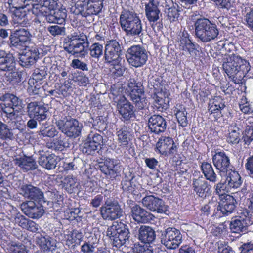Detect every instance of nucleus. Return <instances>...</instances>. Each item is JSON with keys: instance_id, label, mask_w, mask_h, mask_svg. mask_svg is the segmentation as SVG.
I'll return each mask as SVG.
<instances>
[{"instance_id": "obj_1", "label": "nucleus", "mask_w": 253, "mask_h": 253, "mask_svg": "<svg viewBox=\"0 0 253 253\" xmlns=\"http://www.w3.org/2000/svg\"><path fill=\"white\" fill-rule=\"evenodd\" d=\"M222 65L229 78L236 84L242 83V80L251 69L248 61L235 55L230 56Z\"/></svg>"}, {"instance_id": "obj_2", "label": "nucleus", "mask_w": 253, "mask_h": 253, "mask_svg": "<svg viewBox=\"0 0 253 253\" xmlns=\"http://www.w3.org/2000/svg\"><path fill=\"white\" fill-rule=\"evenodd\" d=\"M33 7L38 10L39 12L46 17L49 23H57L61 24L65 21L66 13L63 10L53 11L57 6L56 0H40V4H32Z\"/></svg>"}, {"instance_id": "obj_3", "label": "nucleus", "mask_w": 253, "mask_h": 253, "mask_svg": "<svg viewBox=\"0 0 253 253\" xmlns=\"http://www.w3.org/2000/svg\"><path fill=\"white\" fill-rule=\"evenodd\" d=\"M102 194L104 196V204L100 208L102 218L105 220L112 221L123 216L124 211L118 199L107 190H105Z\"/></svg>"}, {"instance_id": "obj_4", "label": "nucleus", "mask_w": 253, "mask_h": 253, "mask_svg": "<svg viewBox=\"0 0 253 253\" xmlns=\"http://www.w3.org/2000/svg\"><path fill=\"white\" fill-rule=\"evenodd\" d=\"M121 26L127 36H139L142 32V23L138 15L132 11H123L120 16Z\"/></svg>"}, {"instance_id": "obj_5", "label": "nucleus", "mask_w": 253, "mask_h": 253, "mask_svg": "<svg viewBox=\"0 0 253 253\" xmlns=\"http://www.w3.org/2000/svg\"><path fill=\"white\" fill-rule=\"evenodd\" d=\"M194 27L196 38L204 42L214 40L219 34L216 25L207 18L198 19L195 22Z\"/></svg>"}, {"instance_id": "obj_6", "label": "nucleus", "mask_w": 253, "mask_h": 253, "mask_svg": "<svg viewBox=\"0 0 253 253\" xmlns=\"http://www.w3.org/2000/svg\"><path fill=\"white\" fill-rule=\"evenodd\" d=\"M106 235L113 246L119 248L128 241L130 237L128 226L121 222H114L108 227Z\"/></svg>"}, {"instance_id": "obj_7", "label": "nucleus", "mask_w": 253, "mask_h": 253, "mask_svg": "<svg viewBox=\"0 0 253 253\" xmlns=\"http://www.w3.org/2000/svg\"><path fill=\"white\" fill-rule=\"evenodd\" d=\"M68 41L65 50L69 54L76 56L84 57L87 46V36L83 33L74 32L68 36Z\"/></svg>"}, {"instance_id": "obj_8", "label": "nucleus", "mask_w": 253, "mask_h": 253, "mask_svg": "<svg viewBox=\"0 0 253 253\" xmlns=\"http://www.w3.org/2000/svg\"><path fill=\"white\" fill-rule=\"evenodd\" d=\"M253 224V214H250L248 210H239L237 215L231 218L229 228L232 233L246 232L249 226Z\"/></svg>"}, {"instance_id": "obj_9", "label": "nucleus", "mask_w": 253, "mask_h": 253, "mask_svg": "<svg viewBox=\"0 0 253 253\" xmlns=\"http://www.w3.org/2000/svg\"><path fill=\"white\" fill-rule=\"evenodd\" d=\"M126 56L129 64L135 68L145 65L148 58V52L140 45H132L128 48Z\"/></svg>"}, {"instance_id": "obj_10", "label": "nucleus", "mask_w": 253, "mask_h": 253, "mask_svg": "<svg viewBox=\"0 0 253 253\" xmlns=\"http://www.w3.org/2000/svg\"><path fill=\"white\" fill-rule=\"evenodd\" d=\"M29 201L23 202L21 205V208L24 213L27 216L33 219H39L44 214L45 209L52 206V203L46 200L45 203Z\"/></svg>"}, {"instance_id": "obj_11", "label": "nucleus", "mask_w": 253, "mask_h": 253, "mask_svg": "<svg viewBox=\"0 0 253 253\" xmlns=\"http://www.w3.org/2000/svg\"><path fill=\"white\" fill-rule=\"evenodd\" d=\"M182 241V235L179 230L168 227L161 232V242L167 249H175Z\"/></svg>"}, {"instance_id": "obj_12", "label": "nucleus", "mask_w": 253, "mask_h": 253, "mask_svg": "<svg viewBox=\"0 0 253 253\" xmlns=\"http://www.w3.org/2000/svg\"><path fill=\"white\" fill-rule=\"evenodd\" d=\"M128 86L130 89V97L138 109L147 107L148 102L141 86H139L134 79H130Z\"/></svg>"}, {"instance_id": "obj_13", "label": "nucleus", "mask_w": 253, "mask_h": 253, "mask_svg": "<svg viewBox=\"0 0 253 253\" xmlns=\"http://www.w3.org/2000/svg\"><path fill=\"white\" fill-rule=\"evenodd\" d=\"M28 113L30 118H33L27 122V126H36L37 120L39 122L46 118L47 110L43 106L38 105L36 102H31L27 106Z\"/></svg>"}, {"instance_id": "obj_14", "label": "nucleus", "mask_w": 253, "mask_h": 253, "mask_svg": "<svg viewBox=\"0 0 253 253\" xmlns=\"http://www.w3.org/2000/svg\"><path fill=\"white\" fill-rule=\"evenodd\" d=\"M143 206L148 210L158 213H166L169 211L168 206L165 202L154 195H147L142 199Z\"/></svg>"}, {"instance_id": "obj_15", "label": "nucleus", "mask_w": 253, "mask_h": 253, "mask_svg": "<svg viewBox=\"0 0 253 253\" xmlns=\"http://www.w3.org/2000/svg\"><path fill=\"white\" fill-rule=\"evenodd\" d=\"M98 169L111 179L115 178L120 174L121 170L119 161L114 159H107L99 163Z\"/></svg>"}, {"instance_id": "obj_16", "label": "nucleus", "mask_w": 253, "mask_h": 253, "mask_svg": "<svg viewBox=\"0 0 253 253\" xmlns=\"http://www.w3.org/2000/svg\"><path fill=\"white\" fill-rule=\"evenodd\" d=\"M20 194L25 198H27L33 201L44 203L47 200L44 197L42 191L38 187L32 184H25L22 185L20 188Z\"/></svg>"}, {"instance_id": "obj_17", "label": "nucleus", "mask_w": 253, "mask_h": 253, "mask_svg": "<svg viewBox=\"0 0 253 253\" xmlns=\"http://www.w3.org/2000/svg\"><path fill=\"white\" fill-rule=\"evenodd\" d=\"M155 151L161 155L168 156L174 154L177 151V147L171 137L161 136L156 144Z\"/></svg>"}, {"instance_id": "obj_18", "label": "nucleus", "mask_w": 253, "mask_h": 253, "mask_svg": "<svg viewBox=\"0 0 253 253\" xmlns=\"http://www.w3.org/2000/svg\"><path fill=\"white\" fill-rule=\"evenodd\" d=\"M32 35L26 29L21 28L15 30L10 37V42L12 46L20 47L30 45Z\"/></svg>"}, {"instance_id": "obj_19", "label": "nucleus", "mask_w": 253, "mask_h": 253, "mask_svg": "<svg viewBox=\"0 0 253 253\" xmlns=\"http://www.w3.org/2000/svg\"><path fill=\"white\" fill-rule=\"evenodd\" d=\"M39 54L37 46L32 43L26 46L24 50L20 55L19 63L23 67H28L35 63Z\"/></svg>"}, {"instance_id": "obj_20", "label": "nucleus", "mask_w": 253, "mask_h": 253, "mask_svg": "<svg viewBox=\"0 0 253 253\" xmlns=\"http://www.w3.org/2000/svg\"><path fill=\"white\" fill-rule=\"evenodd\" d=\"M192 186L196 195L202 199L210 196L212 193L211 185L202 176L193 178Z\"/></svg>"}, {"instance_id": "obj_21", "label": "nucleus", "mask_w": 253, "mask_h": 253, "mask_svg": "<svg viewBox=\"0 0 253 253\" xmlns=\"http://www.w3.org/2000/svg\"><path fill=\"white\" fill-rule=\"evenodd\" d=\"M3 111L10 116H14L21 109V100L15 95L7 94L1 104Z\"/></svg>"}, {"instance_id": "obj_22", "label": "nucleus", "mask_w": 253, "mask_h": 253, "mask_svg": "<svg viewBox=\"0 0 253 253\" xmlns=\"http://www.w3.org/2000/svg\"><path fill=\"white\" fill-rule=\"evenodd\" d=\"M122 52L121 46L116 40L108 41L105 47L104 58L106 62H118Z\"/></svg>"}, {"instance_id": "obj_23", "label": "nucleus", "mask_w": 253, "mask_h": 253, "mask_svg": "<svg viewBox=\"0 0 253 253\" xmlns=\"http://www.w3.org/2000/svg\"><path fill=\"white\" fill-rule=\"evenodd\" d=\"M102 140V136L99 134H89L82 147L83 153L87 155H93L98 149V147H100Z\"/></svg>"}, {"instance_id": "obj_24", "label": "nucleus", "mask_w": 253, "mask_h": 253, "mask_svg": "<svg viewBox=\"0 0 253 253\" xmlns=\"http://www.w3.org/2000/svg\"><path fill=\"white\" fill-rule=\"evenodd\" d=\"M212 162L219 172H227L230 166V158L224 151L216 152L212 156Z\"/></svg>"}, {"instance_id": "obj_25", "label": "nucleus", "mask_w": 253, "mask_h": 253, "mask_svg": "<svg viewBox=\"0 0 253 253\" xmlns=\"http://www.w3.org/2000/svg\"><path fill=\"white\" fill-rule=\"evenodd\" d=\"M13 162L15 166L25 171L34 170L38 167L35 159L33 156H28L24 154L16 156L13 159Z\"/></svg>"}, {"instance_id": "obj_26", "label": "nucleus", "mask_w": 253, "mask_h": 253, "mask_svg": "<svg viewBox=\"0 0 253 253\" xmlns=\"http://www.w3.org/2000/svg\"><path fill=\"white\" fill-rule=\"evenodd\" d=\"M137 232L135 237L142 243L150 245L156 240V235L155 230L150 226L141 225L137 227Z\"/></svg>"}, {"instance_id": "obj_27", "label": "nucleus", "mask_w": 253, "mask_h": 253, "mask_svg": "<svg viewBox=\"0 0 253 253\" xmlns=\"http://www.w3.org/2000/svg\"><path fill=\"white\" fill-rule=\"evenodd\" d=\"M131 215L133 220L138 223H149L153 217L151 213L136 204L131 208Z\"/></svg>"}, {"instance_id": "obj_28", "label": "nucleus", "mask_w": 253, "mask_h": 253, "mask_svg": "<svg viewBox=\"0 0 253 253\" xmlns=\"http://www.w3.org/2000/svg\"><path fill=\"white\" fill-rule=\"evenodd\" d=\"M39 164L47 170L55 169L58 163V157L54 154H47L39 151Z\"/></svg>"}, {"instance_id": "obj_29", "label": "nucleus", "mask_w": 253, "mask_h": 253, "mask_svg": "<svg viewBox=\"0 0 253 253\" xmlns=\"http://www.w3.org/2000/svg\"><path fill=\"white\" fill-rule=\"evenodd\" d=\"M237 202L233 196L227 195L224 197V200L219 203L217 209L220 211L224 216L231 214L235 210Z\"/></svg>"}, {"instance_id": "obj_30", "label": "nucleus", "mask_w": 253, "mask_h": 253, "mask_svg": "<svg viewBox=\"0 0 253 253\" xmlns=\"http://www.w3.org/2000/svg\"><path fill=\"white\" fill-rule=\"evenodd\" d=\"M145 15L149 22H155L162 17V14L158 8V3L154 0H150L145 5Z\"/></svg>"}, {"instance_id": "obj_31", "label": "nucleus", "mask_w": 253, "mask_h": 253, "mask_svg": "<svg viewBox=\"0 0 253 253\" xmlns=\"http://www.w3.org/2000/svg\"><path fill=\"white\" fill-rule=\"evenodd\" d=\"M180 36L179 46L180 49L183 51H188L191 56L196 55L197 52L196 45L189 39V34L187 32L184 31Z\"/></svg>"}, {"instance_id": "obj_32", "label": "nucleus", "mask_w": 253, "mask_h": 253, "mask_svg": "<svg viewBox=\"0 0 253 253\" xmlns=\"http://www.w3.org/2000/svg\"><path fill=\"white\" fill-rule=\"evenodd\" d=\"M15 68V62L12 55L0 52V70L13 72Z\"/></svg>"}, {"instance_id": "obj_33", "label": "nucleus", "mask_w": 253, "mask_h": 253, "mask_svg": "<svg viewBox=\"0 0 253 253\" xmlns=\"http://www.w3.org/2000/svg\"><path fill=\"white\" fill-rule=\"evenodd\" d=\"M154 100L153 108L155 110L163 112L166 110L169 106V98L166 97L163 92L154 94L153 96Z\"/></svg>"}, {"instance_id": "obj_34", "label": "nucleus", "mask_w": 253, "mask_h": 253, "mask_svg": "<svg viewBox=\"0 0 253 253\" xmlns=\"http://www.w3.org/2000/svg\"><path fill=\"white\" fill-rule=\"evenodd\" d=\"M226 172V183L231 190L240 188L243 183V179L238 172L231 170Z\"/></svg>"}, {"instance_id": "obj_35", "label": "nucleus", "mask_w": 253, "mask_h": 253, "mask_svg": "<svg viewBox=\"0 0 253 253\" xmlns=\"http://www.w3.org/2000/svg\"><path fill=\"white\" fill-rule=\"evenodd\" d=\"M63 187L70 194L76 193L81 188L80 184L77 178L73 175L66 176L62 181Z\"/></svg>"}, {"instance_id": "obj_36", "label": "nucleus", "mask_w": 253, "mask_h": 253, "mask_svg": "<svg viewBox=\"0 0 253 253\" xmlns=\"http://www.w3.org/2000/svg\"><path fill=\"white\" fill-rule=\"evenodd\" d=\"M117 108L119 113L125 119L128 120L131 117L133 107L124 97L118 102Z\"/></svg>"}, {"instance_id": "obj_37", "label": "nucleus", "mask_w": 253, "mask_h": 253, "mask_svg": "<svg viewBox=\"0 0 253 253\" xmlns=\"http://www.w3.org/2000/svg\"><path fill=\"white\" fill-rule=\"evenodd\" d=\"M200 168L206 180L213 183H215L217 181V174L214 172L211 163L203 162L202 163Z\"/></svg>"}, {"instance_id": "obj_38", "label": "nucleus", "mask_w": 253, "mask_h": 253, "mask_svg": "<svg viewBox=\"0 0 253 253\" xmlns=\"http://www.w3.org/2000/svg\"><path fill=\"white\" fill-rule=\"evenodd\" d=\"M84 235L82 232L77 230H73L67 235L66 239V245L69 247L75 248L80 245L83 241Z\"/></svg>"}, {"instance_id": "obj_39", "label": "nucleus", "mask_w": 253, "mask_h": 253, "mask_svg": "<svg viewBox=\"0 0 253 253\" xmlns=\"http://www.w3.org/2000/svg\"><path fill=\"white\" fill-rule=\"evenodd\" d=\"M102 8L103 7L100 6L99 4H96L90 2H85L82 6L81 13L84 17L97 15L101 11Z\"/></svg>"}, {"instance_id": "obj_40", "label": "nucleus", "mask_w": 253, "mask_h": 253, "mask_svg": "<svg viewBox=\"0 0 253 253\" xmlns=\"http://www.w3.org/2000/svg\"><path fill=\"white\" fill-rule=\"evenodd\" d=\"M14 12L13 16V24L20 25L22 27L27 26L29 24V20L27 17V14L24 9H18L13 11Z\"/></svg>"}, {"instance_id": "obj_41", "label": "nucleus", "mask_w": 253, "mask_h": 253, "mask_svg": "<svg viewBox=\"0 0 253 253\" xmlns=\"http://www.w3.org/2000/svg\"><path fill=\"white\" fill-rule=\"evenodd\" d=\"M174 111L179 126H186L187 125V112L185 108L181 104H176Z\"/></svg>"}, {"instance_id": "obj_42", "label": "nucleus", "mask_w": 253, "mask_h": 253, "mask_svg": "<svg viewBox=\"0 0 253 253\" xmlns=\"http://www.w3.org/2000/svg\"><path fill=\"white\" fill-rule=\"evenodd\" d=\"M225 107L224 102L220 97H216L209 104V111L211 114L220 113V110Z\"/></svg>"}, {"instance_id": "obj_43", "label": "nucleus", "mask_w": 253, "mask_h": 253, "mask_svg": "<svg viewBox=\"0 0 253 253\" xmlns=\"http://www.w3.org/2000/svg\"><path fill=\"white\" fill-rule=\"evenodd\" d=\"M88 51L90 57L98 61L103 55V46L102 44L95 42L89 46Z\"/></svg>"}, {"instance_id": "obj_44", "label": "nucleus", "mask_w": 253, "mask_h": 253, "mask_svg": "<svg viewBox=\"0 0 253 253\" xmlns=\"http://www.w3.org/2000/svg\"><path fill=\"white\" fill-rule=\"evenodd\" d=\"M242 12L244 24L253 32V8H245Z\"/></svg>"}, {"instance_id": "obj_45", "label": "nucleus", "mask_w": 253, "mask_h": 253, "mask_svg": "<svg viewBox=\"0 0 253 253\" xmlns=\"http://www.w3.org/2000/svg\"><path fill=\"white\" fill-rule=\"evenodd\" d=\"M56 124L57 126H79L78 121L70 116L61 117L56 119Z\"/></svg>"}, {"instance_id": "obj_46", "label": "nucleus", "mask_w": 253, "mask_h": 253, "mask_svg": "<svg viewBox=\"0 0 253 253\" xmlns=\"http://www.w3.org/2000/svg\"><path fill=\"white\" fill-rule=\"evenodd\" d=\"M36 242L43 250L49 251L51 249V242L49 236L39 235L36 237Z\"/></svg>"}, {"instance_id": "obj_47", "label": "nucleus", "mask_w": 253, "mask_h": 253, "mask_svg": "<svg viewBox=\"0 0 253 253\" xmlns=\"http://www.w3.org/2000/svg\"><path fill=\"white\" fill-rule=\"evenodd\" d=\"M165 13L166 14L167 19L171 22L176 21L179 15L177 8L173 4L170 7L166 6L165 7Z\"/></svg>"}, {"instance_id": "obj_48", "label": "nucleus", "mask_w": 253, "mask_h": 253, "mask_svg": "<svg viewBox=\"0 0 253 253\" xmlns=\"http://www.w3.org/2000/svg\"><path fill=\"white\" fill-rule=\"evenodd\" d=\"M7 3L11 10L24 9L30 5L28 0H8Z\"/></svg>"}, {"instance_id": "obj_49", "label": "nucleus", "mask_w": 253, "mask_h": 253, "mask_svg": "<svg viewBox=\"0 0 253 253\" xmlns=\"http://www.w3.org/2000/svg\"><path fill=\"white\" fill-rule=\"evenodd\" d=\"M166 125V120L160 115H154L148 120V126H165Z\"/></svg>"}, {"instance_id": "obj_50", "label": "nucleus", "mask_w": 253, "mask_h": 253, "mask_svg": "<svg viewBox=\"0 0 253 253\" xmlns=\"http://www.w3.org/2000/svg\"><path fill=\"white\" fill-rule=\"evenodd\" d=\"M63 133L70 138H76L81 133V127H58Z\"/></svg>"}, {"instance_id": "obj_51", "label": "nucleus", "mask_w": 253, "mask_h": 253, "mask_svg": "<svg viewBox=\"0 0 253 253\" xmlns=\"http://www.w3.org/2000/svg\"><path fill=\"white\" fill-rule=\"evenodd\" d=\"M126 129L127 127H123L117 131L118 139L123 147H127L128 145V135L129 132Z\"/></svg>"}, {"instance_id": "obj_52", "label": "nucleus", "mask_w": 253, "mask_h": 253, "mask_svg": "<svg viewBox=\"0 0 253 253\" xmlns=\"http://www.w3.org/2000/svg\"><path fill=\"white\" fill-rule=\"evenodd\" d=\"M214 188L215 193L219 195H222L225 192H229L231 190L230 188L226 183V179L224 180H221L220 182L214 186Z\"/></svg>"}, {"instance_id": "obj_53", "label": "nucleus", "mask_w": 253, "mask_h": 253, "mask_svg": "<svg viewBox=\"0 0 253 253\" xmlns=\"http://www.w3.org/2000/svg\"><path fill=\"white\" fill-rule=\"evenodd\" d=\"M240 110L245 114H250L253 112V108L251 103L248 101L247 98L242 96L239 103Z\"/></svg>"}, {"instance_id": "obj_54", "label": "nucleus", "mask_w": 253, "mask_h": 253, "mask_svg": "<svg viewBox=\"0 0 253 253\" xmlns=\"http://www.w3.org/2000/svg\"><path fill=\"white\" fill-rule=\"evenodd\" d=\"M237 130H229L228 137V142L233 144H237L240 140V131L239 127H236Z\"/></svg>"}, {"instance_id": "obj_55", "label": "nucleus", "mask_w": 253, "mask_h": 253, "mask_svg": "<svg viewBox=\"0 0 253 253\" xmlns=\"http://www.w3.org/2000/svg\"><path fill=\"white\" fill-rule=\"evenodd\" d=\"M41 84L38 81H35L33 79H29L28 81V91L30 94H37L39 93Z\"/></svg>"}, {"instance_id": "obj_56", "label": "nucleus", "mask_w": 253, "mask_h": 253, "mask_svg": "<svg viewBox=\"0 0 253 253\" xmlns=\"http://www.w3.org/2000/svg\"><path fill=\"white\" fill-rule=\"evenodd\" d=\"M96 247L97 243L85 241L81 247V252L82 253H94Z\"/></svg>"}, {"instance_id": "obj_57", "label": "nucleus", "mask_w": 253, "mask_h": 253, "mask_svg": "<svg viewBox=\"0 0 253 253\" xmlns=\"http://www.w3.org/2000/svg\"><path fill=\"white\" fill-rule=\"evenodd\" d=\"M83 161L79 158H74L72 162L64 163L63 167L66 170H75L79 166L80 163H82Z\"/></svg>"}, {"instance_id": "obj_58", "label": "nucleus", "mask_w": 253, "mask_h": 253, "mask_svg": "<svg viewBox=\"0 0 253 253\" xmlns=\"http://www.w3.org/2000/svg\"><path fill=\"white\" fill-rule=\"evenodd\" d=\"M239 250L241 253H253V241L248 240L246 242H242Z\"/></svg>"}, {"instance_id": "obj_59", "label": "nucleus", "mask_w": 253, "mask_h": 253, "mask_svg": "<svg viewBox=\"0 0 253 253\" xmlns=\"http://www.w3.org/2000/svg\"><path fill=\"white\" fill-rule=\"evenodd\" d=\"M65 142L61 139H56L50 144L49 148L55 151H62L66 147Z\"/></svg>"}, {"instance_id": "obj_60", "label": "nucleus", "mask_w": 253, "mask_h": 253, "mask_svg": "<svg viewBox=\"0 0 253 253\" xmlns=\"http://www.w3.org/2000/svg\"><path fill=\"white\" fill-rule=\"evenodd\" d=\"M243 134V139L245 144L249 145L253 140V127L247 128L244 132L241 131Z\"/></svg>"}, {"instance_id": "obj_61", "label": "nucleus", "mask_w": 253, "mask_h": 253, "mask_svg": "<svg viewBox=\"0 0 253 253\" xmlns=\"http://www.w3.org/2000/svg\"><path fill=\"white\" fill-rule=\"evenodd\" d=\"M71 66L74 69H78L84 71H88L87 64L78 59H74L72 60Z\"/></svg>"}, {"instance_id": "obj_62", "label": "nucleus", "mask_w": 253, "mask_h": 253, "mask_svg": "<svg viewBox=\"0 0 253 253\" xmlns=\"http://www.w3.org/2000/svg\"><path fill=\"white\" fill-rule=\"evenodd\" d=\"M48 31L53 36L63 35L65 32V28L58 25H53L48 27Z\"/></svg>"}, {"instance_id": "obj_63", "label": "nucleus", "mask_w": 253, "mask_h": 253, "mask_svg": "<svg viewBox=\"0 0 253 253\" xmlns=\"http://www.w3.org/2000/svg\"><path fill=\"white\" fill-rule=\"evenodd\" d=\"M114 62L115 63L113 64L112 67L110 68L111 71L117 77L122 76L125 71V67L118 64L119 61L118 62Z\"/></svg>"}, {"instance_id": "obj_64", "label": "nucleus", "mask_w": 253, "mask_h": 253, "mask_svg": "<svg viewBox=\"0 0 253 253\" xmlns=\"http://www.w3.org/2000/svg\"><path fill=\"white\" fill-rule=\"evenodd\" d=\"M133 253H153V252L147 246L135 244L133 248Z\"/></svg>"}]
</instances>
